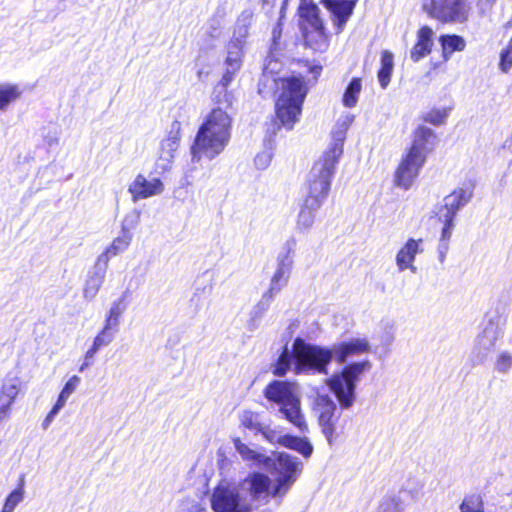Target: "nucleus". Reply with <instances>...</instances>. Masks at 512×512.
Returning a JSON list of instances; mask_svg holds the SVG:
<instances>
[{
    "label": "nucleus",
    "mask_w": 512,
    "mask_h": 512,
    "mask_svg": "<svg viewBox=\"0 0 512 512\" xmlns=\"http://www.w3.org/2000/svg\"><path fill=\"white\" fill-rule=\"evenodd\" d=\"M439 260L440 262H443L446 256V252L448 250V243H440L439 242Z\"/></svg>",
    "instance_id": "13d9d810"
},
{
    "label": "nucleus",
    "mask_w": 512,
    "mask_h": 512,
    "mask_svg": "<svg viewBox=\"0 0 512 512\" xmlns=\"http://www.w3.org/2000/svg\"><path fill=\"white\" fill-rule=\"evenodd\" d=\"M276 88V117L284 127L291 130L300 119L308 88L304 78L296 76L278 79Z\"/></svg>",
    "instance_id": "f03ea898"
},
{
    "label": "nucleus",
    "mask_w": 512,
    "mask_h": 512,
    "mask_svg": "<svg viewBox=\"0 0 512 512\" xmlns=\"http://www.w3.org/2000/svg\"><path fill=\"white\" fill-rule=\"evenodd\" d=\"M369 351L370 344L366 338H352L329 348L306 343L302 338L294 340L297 370L313 369L318 374H328V366L333 358L338 364H344L349 357Z\"/></svg>",
    "instance_id": "f257e3e1"
},
{
    "label": "nucleus",
    "mask_w": 512,
    "mask_h": 512,
    "mask_svg": "<svg viewBox=\"0 0 512 512\" xmlns=\"http://www.w3.org/2000/svg\"><path fill=\"white\" fill-rule=\"evenodd\" d=\"M322 205L316 203L315 200L304 199L303 204L298 212L295 229L298 233H307L313 227L316 213Z\"/></svg>",
    "instance_id": "393cba45"
},
{
    "label": "nucleus",
    "mask_w": 512,
    "mask_h": 512,
    "mask_svg": "<svg viewBox=\"0 0 512 512\" xmlns=\"http://www.w3.org/2000/svg\"><path fill=\"white\" fill-rule=\"evenodd\" d=\"M361 89V79L353 78L349 85L347 86L343 95L342 102L345 107L352 108L356 106Z\"/></svg>",
    "instance_id": "ea45409f"
},
{
    "label": "nucleus",
    "mask_w": 512,
    "mask_h": 512,
    "mask_svg": "<svg viewBox=\"0 0 512 512\" xmlns=\"http://www.w3.org/2000/svg\"><path fill=\"white\" fill-rule=\"evenodd\" d=\"M313 410L318 417V423L328 444L332 446L336 440V424L339 415H336L337 406L327 394H317L313 403Z\"/></svg>",
    "instance_id": "9d476101"
},
{
    "label": "nucleus",
    "mask_w": 512,
    "mask_h": 512,
    "mask_svg": "<svg viewBox=\"0 0 512 512\" xmlns=\"http://www.w3.org/2000/svg\"><path fill=\"white\" fill-rule=\"evenodd\" d=\"M241 488L249 494L252 501L260 504H267L270 498L279 499L273 494L272 480L264 473L249 474L241 483Z\"/></svg>",
    "instance_id": "f8f14e48"
},
{
    "label": "nucleus",
    "mask_w": 512,
    "mask_h": 512,
    "mask_svg": "<svg viewBox=\"0 0 512 512\" xmlns=\"http://www.w3.org/2000/svg\"><path fill=\"white\" fill-rule=\"evenodd\" d=\"M243 47L239 42H229L227 45V57L225 66L240 69L242 66Z\"/></svg>",
    "instance_id": "58836bf2"
},
{
    "label": "nucleus",
    "mask_w": 512,
    "mask_h": 512,
    "mask_svg": "<svg viewBox=\"0 0 512 512\" xmlns=\"http://www.w3.org/2000/svg\"><path fill=\"white\" fill-rule=\"evenodd\" d=\"M23 486H24V479L21 478L19 487L17 489H15L14 491H12L8 495V497L5 501V504L3 506L2 512H13L15 507L23 500V496H24Z\"/></svg>",
    "instance_id": "37998d69"
},
{
    "label": "nucleus",
    "mask_w": 512,
    "mask_h": 512,
    "mask_svg": "<svg viewBox=\"0 0 512 512\" xmlns=\"http://www.w3.org/2000/svg\"><path fill=\"white\" fill-rule=\"evenodd\" d=\"M449 108H432L421 115V119L435 126L442 125L449 116Z\"/></svg>",
    "instance_id": "79ce46f5"
},
{
    "label": "nucleus",
    "mask_w": 512,
    "mask_h": 512,
    "mask_svg": "<svg viewBox=\"0 0 512 512\" xmlns=\"http://www.w3.org/2000/svg\"><path fill=\"white\" fill-rule=\"evenodd\" d=\"M116 333L117 332H114L113 329H106L104 325L99 334L94 338L92 347L99 351L102 347L109 345L114 340Z\"/></svg>",
    "instance_id": "c03bdc74"
},
{
    "label": "nucleus",
    "mask_w": 512,
    "mask_h": 512,
    "mask_svg": "<svg viewBox=\"0 0 512 512\" xmlns=\"http://www.w3.org/2000/svg\"><path fill=\"white\" fill-rule=\"evenodd\" d=\"M271 159V154L268 151H263L256 155L254 163L258 169L263 170L269 166Z\"/></svg>",
    "instance_id": "8fccbe9b"
},
{
    "label": "nucleus",
    "mask_w": 512,
    "mask_h": 512,
    "mask_svg": "<svg viewBox=\"0 0 512 512\" xmlns=\"http://www.w3.org/2000/svg\"><path fill=\"white\" fill-rule=\"evenodd\" d=\"M165 189L164 183L160 178H147L143 174H138L129 184L128 192L131 194L133 202L158 196Z\"/></svg>",
    "instance_id": "2eb2a0df"
},
{
    "label": "nucleus",
    "mask_w": 512,
    "mask_h": 512,
    "mask_svg": "<svg viewBox=\"0 0 512 512\" xmlns=\"http://www.w3.org/2000/svg\"><path fill=\"white\" fill-rule=\"evenodd\" d=\"M306 44L316 52H326L329 48L330 41L325 28L317 31H307L305 33Z\"/></svg>",
    "instance_id": "473e14b6"
},
{
    "label": "nucleus",
    "mask_w": 512,
    "mask_h": 512,
    "mask_svg": "<svg viewBox=\"0 0 512 512\" xmlns=\"http://www.w3.org/2000/svg\"><path fill=\"white\" fill-rule=\"evenodd\" d=\"M338 160L323 155L314 163L307 178V193L304 199L323 204L328 196Z\"/></svg>",
    "instance_id": "39448f33"
},
{
    "label": "nucleus",
    "mask_w": 512,
    "mask_h": 512,
    "mask_svg": "<svg viewBox=\"0 0 512 512\" xmlns=\"http://www.w3.org/2000/svg\"><path fill=\"white\" fill-rule=\"evenodd\" d=\"M292 365L294 366L293 369L296 374L310 372L315 373L313 369H307L303 371L297 370V359L294 353V344L292 345V351H289L287 346L284 347L277 363L274 366L273 373L277 376H283L291 368Z\"/></svg>",
    "instance_id": "cd10ccee"
},
{
    "label": "nucleus",
    "mask_w": 512,
    "mask_h": 512,
    "mask_svg": "<svg viewBox=\"0 0 512 512\" xmlns=\"http://www.w3.org/2000/svg\"><path fill=\"white\" fill-rule=\"evenodd\" d=\"M460 512H484V502L480 494H469L464 497L460 506Z\"/></svg>",
    "instance_id": "a19ab883"
},
{
    "label": "nucleus",
    "mask_w": 512,
    "mask_h": 512,
    "mask_svg": "<svg viewBox=\"0 0 512 512\" xmlns=\"http://www.w3.org/2000/svg\"><path fill=\"white\" fill-rule=\"evenodd\" d=\"M58 413L55 412L54 410H50V412L47 414V416L45 417V419L43 420L42 422V427L44 430H46L50 424L52 423L54 417L57 415Z\"/></svg>",
    "instance_id": "4d7b16f0"
},
{
    "label": "nucleus",
    "mask_w": 512,
    "mask_h": 512,
    "mask_svg": "<svg viewBox=\"0 0 512 512\" xmlns=\"http://www.w3.org/2000/svg\"><path fill=\"white\" fill-rule=\"evenodd\" d=\"M259 433L269 443H271V444L277 443V444H279L281 446L283 445V436L284 435H282L276 429L272 428L267 421H265V423L263 425V430H260Z\"/></svg>",
    "instance_id": "a18cd8bd"
},
{
    "label": "nucleus",
    "mask_w": 512,
    "mask_h": 512,
    "mask_svg": "<svg viewBox=\"0 0 512 512\" xmlns=\"http://www.w3.org/2000/svg\"><path fill=\"white\" fill-rule=\"evenodd\" d=\"M249 35V26L237 24L234 30L233 38L231 42H239L242 46H244L246 38Z\"/></svg>",
    "instance_id": "de8ad7c7"
},
{
    "label": "nucleus",
    "mask_w": 512,
    "mask_h": 512,
    "mask_svg": "<svg viewBox=\"0 0 512 512\" xmlns=\"http://www.w3.org/2000/svg\"><path fill=\"white\" fill-rule=\"evenodd\" d=\"M97 352L98 351L91 346V348L85 353L84 360L90 361L92 363L94 356Z\"/></svg>",
    "instance_id": "bf43d9fd"
},
{
    "label": "nucleus",
    "mask_w": 512,
    "mask_h": 512,
    "mask_svg": "<svg viewBox=\"0 0 512 512\" xmlns=\"http://www.w3.org/2000/svg\"><path fill=\"white\" fill-rule=\"evenodd\" d=\"M358 0H322V4L327 8L336 27V32L340 33L345 27L346 22L353 13Z\"/></svg>",
    "instance_id": "aec40b11"
},
{
    "label": "nucleus",
    "mask_w": 512,
    "mask_h": 512,
    "mask_svg": "<svg viewBox=\"0 0 512 512\" xmlns=\"http://www.w3.org/2000/svg\"><path fill=\"white\" fill-rule=\"evenodd\" d=\"M512 367V355L509 352H501L495 362V369L500 373H507Z\"/></svg>",
    "instance_id": "49530a36"
},
{
    "label": "nucleus",
    "mask_w": 512,
    "mask_h": 512,
    "mask_svg": "<svg viewBox=\"0 0 512 512\" xmlns=\"http://www.w3.org/2000/svg\"><path fill=\"white\" fill-rule=\"evenodd\" d=\"M425 160L423 156H416L410 152L401 160L396 172L395 185L404 190H408L415 179L418 177Z\"/></svg>",
    "instance_id": "4468645a"
},
{
    "label": "nucleus",
    "mask_w": 512,
    "mask_h": 512,
    "mask_svg": "<svg viewBox=\"0 0 512 512\" xmlns=\"http://www.w3.org/2000/svg\"><path fill=\"white\" fill-rule=\"evenodd\" d=\"M17 394L18 388L15 384L7 383L2 386L0 391V419L6 416Z\"/></svg>",
    "instance_id": "e433bc0d"
},
{
    "label": "nucleus",
    "mask_w": 512,
    "mask_h": 512,
    "mask_svg": "<svg viewBox=\"0 0 512 512\" xmlns=\"http://www.w3.org/2000/svg\"><path fill=\"white\" fill-rule=\"evenodd\" d=\"M80 381H81L80 377H78L76 375L72 376L64 385L62 392L70 397L77 389Z\"/></svg>",
    "instance_id": "603ef678"
},
{
    "label": "nucleus",
    "mask_w": 512,
    "mask_h": 512,
    "mask_svg": "<svg viewBox=\"0 0 512 512\" xmlns=\"http://www.w3.org/2000/svg\"><path fill=\"white\" fill-rule=\"evenodd\" d=\"M265 397L279 405V412L300 432H308V425L301 412L300 400L295 384L285 381H273L265 389Z\"/></svg>",
    "instance_id": "20e7f679"
},
{
    "label": "nucleus",
    "mask_w": 512,
    "mask_h": 512,
    "mask_svg": "<svg viewBox=\"0 0 512 512\" xmlns=\"http://www.w3.org/2000/svg\"><path fill=\"white\" fill-rule=\"evenodd\" d=\"M506 49H508V50L512 51V37H511V40L509 41V43H508V45H507Z\"/></svg>",
    "instance_id": "e2e57ef3"
},
{
    "label": "nucleus",
    "mask_w": 512,
    "mask_h": 512,
    "mask_svg": "<svg viewBox=\"0 0 512 512\" xmlns=\"http://www.w3.org/2000/svg\"><path fill=\"white\" fill-rule=\"evenodd\" d=\"M68 399H69V396L61 391L56 403L52 407V410L59 413L60 410L66 405Z\"/></svg>",
    "instance_id": "6e6d98bb"
},
{
    "label": "nucleus",
    "mask_w": 512,
    "mask_h": 512,
    "mask_svg": "<svg viewBox=\"0 0 512 512\" xmlns=\"http://www.w3.org/2000/svg\"><path fill=\"white\" fill-rule=\"evenodd\" d=\"M107 269L108 265L106 255L98 256L94 266L88 272L87 279L83 287V297L86 300L91 301L96 297L105 280Z\"/></svg>",
    "instance_id": "f3484780"
},
{
    "label": "nucleus",
    "mask_w": 512,
    "mask_h": 512,
    "mask_svg": "<svg viewBox=\"0 0 512 512\" xmlns=\"http://www.w3.org/2000/svg\"><path fill=\"white\" fill-rule=\"evenodd\" d=\"M91 365V362L90 361H85L83 362V364L80 366L79 368V371L80 372H83L87 367H89Z\"/></svg>",
    "instance_id": "680f3d73"
},
{
    "label": "nucleus",
    "mask_w": 512,
    "mask_h": 512,
    "mask_svg": "<svg viewBox=\"0 0 512 512\" xmlns=\"http://www.w3.org/2000/svg\"><path fill=\"white\" fill-rule=\"evenodd\" d=\"M19 86L11 83L0 84V110H4L10 103L21 96Z\"/></svg>",
    "instance_id": "4c0bfd02"
},
{
    "label": "nucleus",
    "mask_w": 512,
    "mask_h": 512,
    "mask_svg": "<svg viewBox=\"0 0 512 512\" xmlns=\"http://www.w3.org/2000/svg\"><path fill=\"white\" fill-rule=\"evenodd\" d=\"M394 67L393 54L387 50L382 52L381 55V67L378 71V80L380 86L385 89L391 80V75Z\"/></svg>",
    "instance_id": "f704fd0d"
},
{
    "label": "nucleus",
    "mask_w": 512,
    "mask_h": 512,
    "mask_svg": "<svg viewBox=\"0 0 512 512\" xmlns=\"http://www.w3.org/2000/svg\"><path fill=\"white\" fill-rule=\"evenodd\" d=\"M180 131V122L173 121L170 132L161 142L159 161L163 162L161 164L163 169H167L169 167L174 158L175 152L179 147Z\"/></svg>",
    "instance_id": "412c9836"
},
{
    "label": "nucleus",
    "mask_w": 512,
    "mask_h": 512,
    "mask_svg": "<svg viewBox=\"0 0 512 512\" xmlns=\"http://www.w3.org/2000/svg\"><path fill=\"white\" fill-rule=\"evenodd\" d=\"M502 336L500 317L490 318L482 331L475 338L471 352L474 364H482L494 350L497 341Z\"/></svg>",
    "instance_id": "1a4fd4ad"
},
{
    "label": "nucleus",
    "mask_w": 512,
    "mask_h": 512,
    "mask_svg": "<svg viewBox=\"0 0 512 512\" xmlns=\"http://www.w3.org/2000/svg\"><path fill=\"white\" fill-rule=\"evenodd\" d=\"M435 142L434 131L426 126H419L415 131L414 140L408 152L416 156H423L426 161L427 154L433 150Z\"/></svg>",
    "instance_id": "b1692460"
},
{
    "label": "nucleus",
    "mask_w": 512,
    "mask_h": 512,
    "mask_svg": "<svg viewBox=\"0 0 512 512\" xmlns=\"http://www.w3.org/2000/svg\"><path fill=\"white\" fill-rule=\"evenodd\" d=\"M239 420L244 428L254 432V434H258L260 430H263L265 423L262 414L250 410L243 411L239 416Z\"/></svg>",
    "instance_id": "c9c22d12"
},
{
    "label": "nucleus",
    "mask_w": 512,
    "mask_h": 512,
    "mask_svg": "<svg viewBox=\"0 0 512 512\" xmlns=\"http://www.w3.org/2000/svg\"><path fill=\"white\" fill-rule=\"evenodd\" d=\"M132 241V236L128 231L123 230L122 235L115 238L112 243L99 256L107 258V265L112 257L117 256L127 250Z\"/></svg>",
    "instance_id": "72a5a7b5"
},
{
    "label": "nucleus",
    "mask_w": 512,
    "mask_h": 512,
    "mask_svg": "<svg viewBox=\"0 0 512 512\" xmlns=\"http://www.w3.org/2000/svg\"><path fill=\"white\" fill-rule=\"evenodd\" d=\"M234 448L244 462L257 468L271 469L272 458L264 453L257 451L248 444L241 441L240 438L233 439Z\"/></svg>",
    "instance_id": "4be33fe9"
},
{
    "label": "nucleus",
    "mask_w": 512,
    "mask_h": 512,
    "mask_svg": "<svg viewBox=\"0 0 512 512\" xmlns=\"http://www.w3.org/2000/svg\"><path fill=\"white\" fill-rule=\"evenodd\" d=\"M422 244V239L416 240L410 238L407 240L396 255V265L399 271L402 272L407 269H410L412 272L416 271V267L413 265V262L416 255L423 252Z\"/></svg>",
    "instance_id": "5701e85b"
},
{
    "label": "nucleus",
    "mask_w": 512,
    "mask_h": 512,
    "mask_svg": "<svg viewBox=\"0 0 512 512\" xmlns=\"http://www.w3.org/2000/svg\"><path fill=\"white\" fill-rule=\"evenodd\" d=\"M472 192L469 189L458 188L443 200V205L437 213L440 221L454 220L457 211L465 206L471 199Z\"/></svg>",
    "instance_id": "a211bd4d"
},
{
    "label": "nucleus",
    "mask_w": 512,
    "mask_h": 512,
    "mask_svg": "<svg viewBox=\"0 0 512 512\" xmlns=\"http://www.w3.org/2000/svg\"><path fill=\"white\" fill-rule=\"evenodd\" d=\"M254 12L251 9H245L239 16L237 24L250 26Z\"/></svg>",
    "instance_id": "5fc2aeb1"
},
{
    "label": "nucleus",
    "mask_w": 512,
    "mask_h": 512,
    "mask_svg": "<svg viewBox=\"0 0 512 512\" xmlns=\"http://www.w3.org/2000/svg\"><path fill=\"white\" fill-rule=\"evenodd\" d=\"M432 36L433 30L428 26H424L419 30L417 43L410 51V58L414 62L420 61L431 53L433 45Z\"/></svg>",
    "instance_id": "a878e982"
},
{
    "label": "nucleus",
    "mask_w": 512,
    "mask_h": 512,
    "mask_svg": "<svg viewBox=\"0 0 512 512\" xmlns=\"http://www.w3.org/2000/svg\"><path fill=\"white\" fill-rule=\"evenodd\" d=\"M283 447L296 451L308 459L313 453V445L307 438L285 434L283 436Z\"/></svg>",
    "instance_id": "c756f323"
},
{
    "label": "nucleus",
    "mask_w": 512,
    "mask_h": 512,
    "mask_svg": "<svg viewBox=\"0 0 512 512\" xmlns=\"http://www.w3.org/2000/svg\"><path fill=\"white\" fill-rule=\"evenodd\" d=\"M296 239H288L276 259V269L273 273L269 288L266 292L273 296L278 295L288 284L294 264V249Z\"/></svg>",
    "instance_id": "6e6552de"
},
{
    "label": "nucleus",
    "mask_w": 512,
    "mask_h": 512,
    "mask_svg": "<svg viewBox=\"0 0 512 512\" xmlns=\"http://www.w3.org/2000/svg\"><path fill=\"white\" fill-rule=\"evenodd\" d=\"M211 506L215 512H247L241 507L239 490L230 484H219L211 496Z\"/></svg>",
    "instance_id": "ddd939ff"
},
{
    "label": "nucleus",
    "mask_w": 512,
    "mask_h": 512,
    "mask_svg": "<svg viewBox=\"0 0 512 512\" xmlns=\"http://www.w3.org/2000/svg\"><path fill=\"white\" fill-rule=\"evenodd\" d=\"M300 15L307 22V31H317L325 28L319 17V8L313 3H306L300 7Z\"/></svg>",
    "instance_id": "7c9ffc66"
},
{
    "label": "nucleus",
    "mask_w": 512,
    "mask_h": 512,
    "mask_svg": "<svg viewBox=\"0 0 512 512\" xmlns=\"http://www.w3.org/2000/svg\"><path fill=\"white\" fill-rule=\"evenodd\" d=\"M240 69H233V67H230V66H225V72L219 82V85L223 88V89H226V87L231 83V81L233 80L235 74L239 71Z\"/></svg>",
    "instance_id": "3c124183"
},
{
    "label": "nucleus",
    "mask_w": 512,
    "mask_h": 512,
    "mask_svg": "<svg viewBox=\"0 0 512 512\" xmlns=\"http://www.w3.org/2000/svg\"><path fill=\"white\" fill-rule=\"evenodd\" d=\"M354 121V116L348 112L341 114L331 132L332 142L323 152V155L339 161L343 154V144L346 139V132Z\"/></svg>",
    "instance_id": "dca6fc26"
},
{
    "label": "nucleus",
    "mask_w": 512,
    "mask_h": 512,
    "mask_svg": "<svg viewBox=\"0 0 512 512\" xmlns=\"http://www.w3.org/2000/svg\"><path fill=\"white\" fill-rule=\"evenodd\" d=\"M442 47V58L448 61L454 52H462L466 48V41L462 36L446 34L439 38Z\"/></svg>",
    "instance_id": "c85d7f7f"
},
{
    "label": "nucleus",
    "mask_w": 512,
    "mask_h": 512,
    "mask_svg": "<svg viewBox=\"0 0 512 512\" xmlns=\"http://www.w3.org/2000/svg\"><path fill=\"white\" fill-rule=\"evenodd\" d=\"M274 298L275 296L265 291L260 300L253 306L250 312L249 321V325L252 326V329H256L258 327L259 322L270 308Z\"/></svg>",
    "instance_id": "2f4dec72"
},
{
    "label": "nucleus",
    "mask_w": 512,
    "mask_h": 512,
    "mask_svg": "<svg viewBox=\"0 0 512 512\" xmlns=\"http://www.w3.org/2000/svg\"><path fill=\"white\" fill-rule=\"evenodd\" d=\"M303 469V463L291 454L279 452L276 458H272V466L269 469L277 475L273 483V494L281 500L297 481Z\"/></svg>",
    "instance_id": "423d86ee"
},
{
    "label": "nucleus",
    "mask_w": 512,
    "mask_h": 512,
    "mask_svg": "<svg viewBox=\"0 0 512 512\" xmlns=\"http://www.w3.org/2000/svg\"><path fill=\"white\" fill-rule=\"evenodd\" d=\"M200 127L229 141L231 137L232 117L222 108H215L209 113Z\"/></svg>",
    "instance_id": "6ab92c4d"
},
{
    "label": "nucleus",
    "mask_w": 512,
    "mask_h": 512,
    "mask_svg": "<svg viewBox=\"0 0 512 512\" xmlns=\"http://www.w3.org/2000/svg\"><path fill=\"white\" fill-rule=\"evenodd\" d=\"M393 340H394V335H393V333H391L388 341H389V343H391Z\"/></svg>",
    "instance_id": "0e129e2a"
},
{
    "label": "nucleus",
    "mask_w": 512,
    "mask_h": 512,
    "mask_svg": "<svg viewBox=\"0 0 512 512\" xmlns=\"http://www.w3.org/2000/svg\"><path fill=\"white\" fill-rule=\"evenodd\" d=\"M127 307L128 303L125 294L111 303L109 310L105 315L104 325L106 326V329H113L114 332H118L119 325Z\"/></svg>",
    "instance_id": "bb28decb"
},
{
    "label": "nucleus",
    "mask_w": 512,
    "mask_h": 512,
    "mask_svg": "<svg viewBox=\"0 0 512 512\" xmlns=\"http://www.w3.org/2000/svg\"><path fill=\"white\" fill-rule=\"evenodd\" d=\"M57 143H58V138L57 137H51V138L47 139V144L50 147L55 145V144H57Z\"/></svg>",
    "instance_id": "052dcab7"
},
{
    "label": "nucleus",
    "mask_w": 512,
    "mask_h": 512,
    "mask_svg": "<svg viewBox=\"0 0 512 512\" xmlns=\"http://www.w3.org/2000/svg\"><path fill=\"white\" fill-rule=\"evenodd\" d=\"M228 143V140L200 127L191 146L192 161L212 160L224 151Z\"/></svg>",
    "instance_id": "9b49d317"
},
{
    "label": "nucleus",
    "mask_w": 512,
    "mask_h": 512,
    "mask_svg": "<svg viewBox=\"0 0 512 512\" xmlns=\"http://www.w3.org/2000/svg\"><path fill=\"white\" fill-rule=\"evenodd\" d=\"M512 67V51L504 49L500 54L499 68L503 73H507Z\"/></svg>",
    "instance_id": "09e8293b"
},
{
    "label": "nucleus",
    "mask_w": 512,
    "mask_h": 512,
    "mask_svg": "<svg viewBox=\"0 0 512 512\" xmlns=\"http://www.w3.org/2000/svg\"><path fill=\"white\" fill-rule=\"evenodd\" d=\"M423 10L429 17L442 24H462L469 17V5L465 0H424Z\"/></svg>",
    "instance_id": "0eeeda50"
},
{
    "label": "nucleus",
    "mask_w": 512,
    "mask_h": 512,
    "mask_svg": "<svg viewBox=\"0 0 512 512\" xmlns=\"http://www.w3.org/2000/svg\"><path fill=\"white\" fill-rule=\"evenodd\" d=\"M372 367L369 360L352 362L341 371L335 372L325 379V384L335 395L341 409L351 408L356 401V387L364 373Z\"/></svg>",
    "instance_id": "7ed1b4c3"
},
{
    "label": "nucleus",
    "mask_w": 512,
    "mask_h": 512,
    "mask_svg": "<svg viewBox=\"0 0 512 512\" xmlns=\"http://www.w3.org/2000/svg\"><path fill=\"white\" fill-rule=\"evenodd\" d=\"M444 226L442 228L440 243H448L453 229V220L442 221Z\"/></svg>",
    "instance_id": "864d4df0"
},
{
    "label": "nucleus",
    "mask_w": 512,
    "mask_h": 512,
    "mask_svg": "<svg viewBox=\"0 0 512 512\" xmlns=\"http://www.w3.org/2000/svg\"><path fill=\"white\" fill-rule=\"evenodd\" d=\"M395 508H396L397 510H401V509H402V506H401L399 503H396V504H395Z\"/></svg>",
    "instance_id": "69168bd1"
}]
</instances>
